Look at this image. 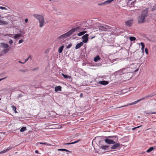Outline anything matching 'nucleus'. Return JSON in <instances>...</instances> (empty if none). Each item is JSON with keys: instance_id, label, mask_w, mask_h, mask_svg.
Here are the masks:
<instances>
[{"instance_id": "nucleus-26", "label": "nucleus", "mask_w": 156, "mask_h": 156, "mask_svg": "<svg viewBox=\"0 0 156 156\" xmlns=\"http://www.w3.org/2000/svg\"><path fill=\"white\" fill-rule=\"evenodd\" d=\"M58 151H65L66 152H70L69 151L65 149H58Z\"/></svg>"}, {"instance_id": "nucleus-49", "label": "nucleus", "mask_w": 156, "mask_h": 156, "mask_svg": "<svg viewBox=\"0 0 156 156\" xmlns=\"http://www.w3.org/2000/svg\"><path fill=\"white\" fill-rule=\"evenodd\" d=\"M109 137H110V138H112V137L111 136H109Z\"/></svg>"}, {"instance_id": "nucleus-43", "label": "nucleus", "mask_w": 156, "mask_h": 156, "mask_svg": "<svg viewBox=\"0 0 156 156\" xmlns=\"http://www.w3.org/2000/svg\"><path fill=\"white\" fill-rule=\"evenodd\" d=\"M18 62L19 63H22V64H24V63H25V62H21L20 61H19Z\"/></svg>"}, {"instance_id": "nucleus-50", "label": "nucleus", "mask_w": 156, "mask_h": 156, "mask_svg": "<svg viewBox=\"0 0 156 156\" xmlns=\"http://www.w3.org/2000/svg\"><path fill=\"white\" fill-rule=\"evenodd\" d=\"M1 15L0 14V18H1Z\"/></svg>"}, {"instance_id": "nucleus-40", "label": "nucleus", "mask_w": 156, "mask_h": 156, "mask_svg": "<svg viewBox=\"0 0 156 156\" xmlns=\"http://www.w3.org/2000/svg\"><path fill=\"white\" fill-rule=\"evenodd\" d=\"M23 42V40H22V39H21L19 41L18 43L20 44V43H22Z\"/></svg>"}, {"instance_id": "nucleus-47", "label": "nucleus", "mask_w": 156, "mask_h": 156, "mask_svg": "<svg viewBox=\"0 0 156 156\" xmlns=\"http://www.w3.org/2000/svg\"><path fill=\"white\" fill-rule=\"evenodd\" d=\"M35 153H37V154L38 153V152H39L38 151H37V150L35 151Z\"/></svg>"}, {"instance_id": "nucleus-5", "label": "nucleus", "mask_w": 156, "mask_h": 156, "mask_svg": "<svg viewBox=\"0 0 156 156\" xmlns=\"http://www.w3.org/2000/svg\"><path fill=\"white\" fill-rule=\"evenodd\" d=\"M129 68H124L121 69H120L119 71V72L122 73L123 75H124L125 77V79L126 80H129L131 78L130 76H129L130 74L129 73L130 72L128 70V69Z\"/></svg>"}, {"instance_id": "nucleus-8", "label": "nucleus", "mask_w": 156, "mask_h": 156, "mask_svg": "<svg viewBox=\"0 0 156 156\" xmlns=\"http://www.w3.org/2000/svg\"><path fill=\"white\" fill-rule=\"evenodd\" d=\"M105 143L108 144H114L115 143V142L112 140H110L108 139H106L105 140Z\"/></svg>"}, {"instance_id": "nucleus-24", "label": "nucleus", "mask_w": 156, "mask_h": 156, "mask_svg": "<svg viewBox=\"0 0 156 156\" xmlns=\"http://www.w3.org/2000/svg\"><path fill=\"white\" fill-rule=\"evenodd\" d=\"M27 129L26 127H23L20 129L21 132H24L26 131Z\"/></svg>"}, {"instance_id": "nucleus-17", "label": "nucleus", "mask_w": 156, "mask_h": 156, "mask_svg": "<svg viewBox=\"0 0 156 156\" xmlns=\"http://www.w3.org/2000/svg\"><path fill=\"white\" fill-rule=\"evenodd\" d=\"M140 44L141 46V50L142 52L144 53V48L145 47V45L144 43L141 42L140 43Z\"/></svg>"}, {"instance_id": "nucleus-4", "label": "nucleus", "mask_w": 156, "mask_h": 156, "mask_svg": "<svg viewBox=\"0 0 156 156\" xmlns=\"http://www.w3.org/2000/svg\"><path fill=\"white\" fill-rule=\"evenodd\" d=\"M154 95H153V94H149V95H147L146 96H145V97H144L142 98H141V99L136 101L133 103H130V104H127L126 105H124L122 106H120V107H116L115 108H122V107H126V106H128L129 105H134V104H136L139 101H140L141 100H143L145 99H147L150 97H153Z\"/></svg>"}, {"instance_id": "nucleus-39", "label": "nucleus", "mask_w": 156, "mask_h": 156, "mask_svg": "<svg viewBox=\"0 0 156 156\" xmlns=\"http://www.w3.org/2000/svg\"><path fill=\"white\" fill-rule=\"evenodd\" d=\"M13 43V41L11 39H10V41H9V43L10 44H11Z\"/></svg>"}, {"instance_id": "nucleus-15", "label": "nucleus", "mask_w": 156, "mask_h": 156, "mask_svg": "<svg viewBox=\"0 0 156 156\" xmlns=\"http://www.w3.org/2000/svg\"><path fill=\"white\" fill-rule=\"evenodd\" d=\"M100 59V58L98 55L95 57L94 58V61L95 62H97Z\"/></svg>"}, {"instance_id": "nucleus-30", "label": "nucleus", "mask_w": 156, "mask_h": 156, "mask_svg": "<svg viewBox=\"0 0 156 156\" xmlns=\"http://www.w3.org/2000/svg\"><path fill=\"white\" fill-rule=\"evenodd\" d=\"M62 75L64 78H68L69 77V76H68L66 75H65L63 73L62 74Z\"/></svg>"}, {"instance_id": "nucleus-36", "label": "nucleus", "mask_w": 156, "mask_h": 156, "mask_svg": "<svg viewBox=\"0 0 156 156\" xmlns=\"http://www.w3.org/2000/svg\"><path fill=\"white\" fill-rule=\"evenodd\" d=\"M6 35L8 36L11 37H12V36H13L14 35L13 34H7V35Z\"/></svg>"}, {"instance_id": "nucleus-48", "label": "nucleus", "mask_w": 156, "mask_h": 156, "mask_svg": "<svg viewBox=\"0 0 156 156\" xmlns=\"http://www.w3.org/2000/svg\"><path fill=\"white\" fill-rule=\"evenodd\" d=\"M95 37V36H94V37H92L91 38V39H92L93 38H94Z\"/></svg>"}, {"instance_id": "nucleus-29", "label": "nucleus", "mask_w": 156, "mask_h": 156, "mask_svg": "<svg viewBox=\"0 0 156 156\" xmlns=\"http://www.w3.org/2000/svg\"><path fill=\"white\" fill-rule=\"evenodd\" d=\"M12 108L13 110L14 111L15 113H17V112L16 111V108L15 106L14 105H12Z\"/></svg>"}, {"instance_id": "nucleus-34", "label": "nucleus", "mask_w": 156, "mask_h": 156, "mask_svg": "<svg viewBox=\"0 0 156 156\" xmlns=\"http://www.w3.org/2000/svg\"><path fill=\"white\" fill-rule=\"evenodd\" d=\"M30 57H31L30 56H29L28 58H26V59L25 60V61L24 62H25V63L26 62H27V61L29 60V58H30Z\"/></svg>"}, {"instance_id": "nucleus-44", "label": "nucleus", "mask_w": 156, "mask_h": 156, "mask_svg": "<svg viewBox=\"0 0 156 156\" xmlns=\"http://www.w3.org/2000/svg\"><path fill=\"white\" fill-rule=\"evenodd\" d=\"M28 20L27 19H26L25 20V21L26 23H27L28 22Z\"/></svg>"}, {"instance_id": "nucleus-35", "label": "nucleus", "mask_w": 156, "mask_h": 156, "mask_svg": "<svg viewBox=\"0 0 156 156\" xmlns=\"http://www.w3.org/2000/svg\"><path fill=\"white\" fill-rule=\"evenodd\" d=\"M137 126L136 127H134V128H133L132 129V130H134L135 129H136V128H139V127H140L141 126Z\"/></svg>"}, {"instance_id": "nucleus-33", "label": "nucleus", "mask_w": 156, "mask_h": 156, "mask_svg": "<svg viewBox=\"0 0 156 156\" xmlns=\"http://www.w3.org/2000/svg\"><path fill=\"white\" fill-rule=\"evenodd\" d=\"M0 9H2V10H3V9H4V10H7V8L5 7H2V6H0Z\"/></svg>"}, {"instance_id": "nucleus-25", "label": "nucleus", "mask_w": 156, "mask_h": 156, "mask_svg": "<svg viewBox=\"0 0 156 156\" xmlns=\"http://www.w3.org/2000/svg\"><path fill=\"white\" fill-rule=\"evenodd\" d=\"M108 147V146L103 145L101 146V148L104 150H106Z\"/></svg>"}, {"instance_id": "nucleus-45", "label": "nucleus", "mask_w": 156, "mask_h": 156, "mask_svg": "<svg viewBox=\"0 0 156 156\" xmlns=\"http://www.w3.org/2000/svg\"><path fill=\"white\" fill-rule=\"evenodd\" d=\"M6 77H5V78H2V79H0V81H1V80L5 79Z\"/></svg>"}, {"instance_id": "nucleus-27", "label": "nucleus", "mask_w": 156, "mask_h": 156, "mask_svg": "<svg viewBox=\"0 0 156 156\" xmlns=\"http://www.w3.org/2000/svg\"><path fill=\"white\" fill-rule=\"evenodd\" d=\"M0 24H7L8 23L6 21H3V20H0Z\"/></svg>"}, {"instance_id": "nucleus-14", "label": "nucleus", "mask_w": 156, "mask_h": 156, "mask_svg": "<svg viewBox=\"0 0 156 156\" xmlns=\"http://www.w3.org/2000/svg\"><path fill=\"white\" fill-rule=\"evenodd\" d=\"M62 87L60 86H56L55 87V91L56 92L61 91Z\"/></svg>"}, {"instance_id": "nucleus-22", "label": "nucleus", "mask_w": 156, "mask_h": 156, "mask_svg": "<svg viewBox=\"0 0 156 156\" xmlns=\"http://www.w3.org/2000/svg\"><path fill=\"white\" fill-rule=\"evenodd\" d=\"M37 145H38L39 144H42L44 145H47L49 146V144H47V143H42V142H38L37 144Z\"/></svg>"}, {"instance_id": "nucleus-28", "label": "nucleus", "mask_w": 156, "mask_h": 156, "mask_svg": "<svg viewBox=\"0 0 156 156\" xmlns=\"http://www.w3.org/2000/svg\"><path fill=\"white\" fill-rule=\"evenodd\" d=\"M129 39L131 41H134L136 40V38L134 37H130Z\"/></svg>"}, {"instance_id": "nucleus-10", "label": "nucleus", "mask_w": 156, "mask_h": 156, "mask_svg": "<svg viewBox=\"0 0 156 156\" xmlns=\"http://www.w3.org/2000/svg\"><path fill=\"white\" fill-rule=\"evenodd\" d=\"M83 43L82 42H80L77 44L75 47V49H77L80 48V47L83 45Z\"/></svg>"}, {"instance_id": "nucleus-23", "label": "nucleus", "mask_w": 156, "mask_h": 156, "mask_svg": "<svg viewBox=\"0 0 156 156\" xmlns=\"http://www.w3.org/2000/svg\"><path fill=\"white\" fill-rule=\"evenodd\" d=\"M21 36H22V35L21 34H16L15 35V36H14V38L15 39H16L17 38L19 37H21Z\"/></svg>"}, {"instance_id": "nucleus-13", "label": "nucleus", "mask_w": 156, "mask_h": 156, "mask_svg": "<svg viewBox=\"0 0 156 156\" xmlns=\"http://www.w3.org/2000/svg\"><path fill=\"white\" fill-rule=\"evenodd\" d=\"M99 83L101 85H106L108 84V82L107 81L103 80L99 81Z\"/></svg>"}, {"instance_id": "nucleus-20", "label": "nucleus", "mask_w": 156, "mask_h": 156, "mask_svg": "<svg viewBox=\"0 0 156 156\" xmlns=\"http://www.w3.org/2000/svg\"><path fill=\"white\" fill-rule=\"evenodd\" d=\"M99 30L100 31H106L105 29L104 28L103 26H100L99 27Z\"/></svg>"}, {"instance_id": "nucleus-19", "label": "nucleus", "mask_w": 156, "mask_h": 156, "mask_svg": "<svg viewBox=\"0 0 156 156\" xmlns=\"http://www.w3.org/2000/svg\"><path fill=\"white\" fill-rule=\"evenodd\" d=\"M64 47V46L63 45H62L59 48L58 50V52L59 53H61L62 52Z\"/></svg>"}, {"instance_id": "nucleus-51", "label": "nucleus", "mask_w": 156, "mask_h": 156, "mask_svg": "<svg viewBox=\"0 0 156 156\" xmlns=\"http://www.w3.org/2000/svg\"><path fill=\"white\" fill-rule=\"evenodd\" d=\"M1 100V98H0V101Z\"/></svg>"}, {"instance_id": "nucleus-12", "label": "nucleus", "mask_w": 156, "mask_h": 156, "mask_svg": "<svg viewBox=\"0 0 156 156\" xmlns=\"http://www.w3.org/2000/svg\"><path fill=\"white\" fill-rule=\"evenodd\" d=\"M12 148V147H8L7 149H6L5 150L3 151H2L1 152H0V154H2V153H5L6 152L9 151V150H10Z\"/></svg>"}, {"instance_id": "nucleus-46", "label": "nucleus", "mask_w": 156, "mask_h": 156, "mask_svg": "<svg viewBox=\"0 0 156 156\" xmlns=\"http://www.w3.org/2000/svg\"><path fill=\"white\" fill-rule=\"evenodd\" d=\"M150 114H156V112H151Z\"/></svg>"}, {"instance_id": "nucleus-16", "label": "nucleus", "mask_w": 156, "mask_h": 156, "mask_svg": "<svg viewBox=\"0 0 156 156\" xmlns=\"http://www.w3.org/2000/svg\"><path fill=\"white\" fill-rule=\"evenodd\" d=\"M80 140L79 139L75 142H73L72 143H66L65 144V145H70V144H74L76 143H78V142H80Z\"/></svg>"}, {"instance_id": "nucleus-38", "label": "nucleus", "mask_w": 156, "mask_h": 156, "mask_svg": "<svg viewBox=\"0 0 156 156\" xmlns=\"http://www.w3.org/2000/svg\"><path fill=\"white\" fill-rule=\"evenodd\" d=\"M72 46V44H69L67 47V48H70Z\"/></svg>"}, {"instance_id": "nucleus-42", "label": "nucleus", "mask_w": 156, "mask_h": 156, "mask_svg": "<svg viewBox=\"0 0 156 156\" xmlns=\"http://www.w3.org/2000/svg\"><path fill=\"white\" fill-rule=\"evenodd\" d=\"M135 1L132 2L131 3V5H133V6H134V3H135Z\"/></svg>"}, {"instance_id": "nucleus-7", "label": "nucleus", "mask_w": 156, "mask_h": 156, "mask_svg": "<svg viewBox=\"0 0 156 156\" xmlns=\"http://www.w3.org/2000/svg\"><path fill=\"white\" fill-rule=\"evenodd\" d=\"M133 19H131L129 20L126 21L125 22L126 25L128 27L131 26L133 24Z\"/></svg>"}, {"instance_id": "nucleus-21", "label": "nucleus", "mask_w": 156, "mask_h": 156, "mask_svg": "<svg viewBox=\"0 0 156 156\" xmlns=\"http://www.w3.org/2000/svg\"><path fill=\"white\" fill-rule=\"evenodd\" d=\"M154 148L153 147H151L147 150L146 152L147 153L150 152L151 151H152L154 150Z\"/></svg>"}, {"instance_id": "nucleus-18", "label": "nucleus", "mask_w": 156, "mask_h": 156, "mask_svg": "<svg viewBox=\"0 0 156 156\" xmlns=\"http://www.w3.org/2000/svg\"><path fill=\"white\" fill-rule=\"evenodd\" d=\"M103 26L104 27V28L105 29L106 31H107L108 30H109L111 29V27H110L106 25H104Z\"/></svg>"}, {"instance_id": "nucleus-41", "label": "nucleus", "mask_w": 156, "mask_h": 156, "mask_svg": "<svg viewBox=\"0 0 156 156\" xmlns=\"http://www.w3.org/2000/svg\"><path fill=\"white\" fill-rule=\"evenodd\" d=\"M80 98H83V94L82 93H81L80 94Z\"/></svg>"}, {"instance_id": "nucleus-2", "label": "nucleus", "mask_w": 156, "mask_h": 156, "mask_svg": "<svg viewBox=\"0 0 156 156\" xmlns=\"http://www.w3.org/2000/svg\"><path fill=\"white\" fill-rule=\"evenodd\" d=\"M148 9L143 10L140 15L137 18L138 23H144L146 21V18L147 17L148 14Z\"/></svg>"}, {"instance_id": "nucleus-32", "label": "nucleus", "mask_w": 156, "mask_h": 156, "mask_svg": "<svg viewBox=\"0 0 156 156\" xmlns=\"http://www.w3.org/2000/svg\"><path fill=\"white\" fill-rule=\"evenodd\" d=\"M106 5L105 3V2H103L98 4V5Z\"/></svg>"}, {"instance_id": "nucleus-31", "label": "nucleus", "mask_w": 156, "mask_h": 156, "mask_svg": "<svg viewBox=\"0 0 156 156\" xmlns=\"http://www.w3.org/2000/svg\"><path fill=\"white\" fill-rule=\"evenodd\" d=\"M4 47L5 48H8L9 46V45H8V44H4Z\"/></svg>"}, {"instance_id": "nucleus-11", "label": "nucleus", "mask_w": 156, "mask_h": 156, "mask_svg": "<svg viewBox=\"0 0 156 156\" xmlns=\"http://www.w3.org/2000/svg\"><path fill=\"white\" fill-rule=\"evenodd\" d=\"M80 27L81 28H82V31L83 30V28L81 27ZM81 31H82V30H81ZM76 31L78 32V31ZM79 32H80V33L77 34V35L79 36H81L83 35L84 34H85V33H87V31H79Z\"/></svg>"}, {"instance_id": "nucleus-3", "label": "nucleus", "mask_w": 156, "mask_h": 156, "mask_svg": "<svg viewBox=\"0 0 156 156\" xmlns=\"http://www.w3.org/2000/svg\"><path fill=\"white\" fill-rule=\"evenodd\" d=\"M33 16L38 20L39 27L41 28L45 24V21L44 16L42 15L36 14H33Z\"/></svg>"}, {"instance_id": "nucleus-37", "label": "nucleus", "mask_w": 156, "mask_h": 156, "mask_svg": "<svg viewBox=\"0 0 156 156\" xmlns=\"http://www.w3.org/2000/svg\"><path fill=\"white\" fill-rule=\"evenodd\" d=\"M145 53L147 55L148 54V50L147 48H146L145 49Z\"/></svg>"}, {"instance_id": "nucleus-1", "label": "nucleus", "mask_w": 156, "mask_h": 156, "mask_svg": "<svg viewBox=\"0 0 156 156\" xmlns=\"http://www.w3.org/2000/svg\"><path fill=\"white\" fill-rule=\"evenodd\" d=\"M82 30V29L80 27H76L58 37L57 38V40H59L60 41H62L66 38L69 37L76 31H80Z\"/></svg>"}, {"instance_id": "nucleus-9", "label": "nucleus", "mask_w": 156, "mask_h": 156, "mask_svg": "<svg viewBox=\"0 0 156 156\" xmlns=\"http://www.w3.org/2000/svg\"><path fill=\"white\" fill-rule=\"evenodd\" d=\"M111 147V148L112 149H116L119 147L120 145V144L119 143H115Z\"/></svg>"}, {"instance_id": "nucleus-6", "label": "nucleus", "mask_w": 156, "mask_h": 156, "mask_svg": "<svg viewBox=\"0 0 156 156\" xmlns=\"http://www.w3.org/2000/svg\"><path fill=\"white\" fill-rule=\"evenodd\" d=\"M89 34H86L83 36L82 39H83V43H87L88 39Z\"/></svg>"}]
</instances>
